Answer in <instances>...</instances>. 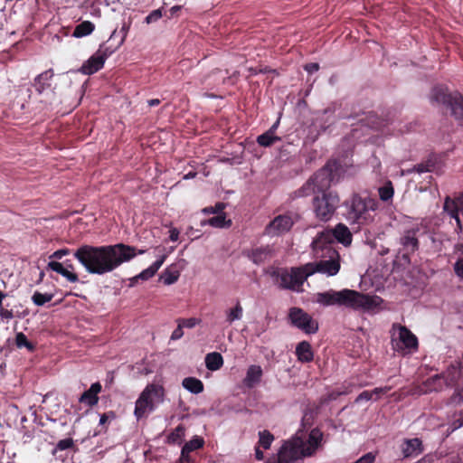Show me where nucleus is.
<instances>
[{"instance_id":"nucleus-1","label":"nucleus","mask_w":463,"mask_h":463,"mask_svg":"<svg viewBox=\"0 0 463 463\" xmlns=\"http://www.w3.org/2000/svg\"><path fill=\"white\" fill-rule=\"evenodd\" d=\"M145 252V250L137 252L135 247L124 243L103 246L83 244L74 251L73 256L88 273L103 275L131 260L137 254Z\"/></svg>"},{"instance_id":"nucleus-2","label":"nucleus","mask_w":463,"mask_h":463,"mask_svg":"<svg viewBox=\"0 0 463 463\" xmlns=\"http://www.w3.org/2000/svg\"><path fill=\"white\" fill-rule=\"evenodd\" d=\"M317 301L324 306H344L354 310L373 311L383 299L378 296H370L354 289L345 288L340 291L328 290L318 293Z\"/></svg>"},{"instance_id":"nucleus-3","label":"nucleus","mask_w":463,"mask_h":463,"mask_svg":"<svg viewBox=\"0 0 463 463\" xmlns=\"http://www.w3.org/2000/svg\"><path fill=\"white\" fill-rule=\"evenodd\" d=\"M330 234L319 233L312 242L314 255L317 258H328V260H321L317 262H308L305 264V277H309L316 272L334 276L340 269L339 254L337 250L329 245Z\"/></svg>"},{"instance_id":"nucleus-4","label":"nucleus","mask_w":463,"mask_h":463,"mask_svg":"<svg viewBox=\"0 0 463 463\" xmlns=\"http://www.w3.org/2000/svg\"><path fill=\"white\" fill-rule=\"evenodd\" d=\"M344 205L345 219L358 228L372 223L374 220L373 213L378 209L376 199L369 195L362 196L360 194H353Z\"/></svg>"},{"instance_id":"nucleus-5","label":"nucleus","mask_w":463,"mask_h":463,"mask_svg":"<svg viewBox=\"0 0 463 463\" xmlns=\"http://www.w3.org/2000/svg\"><path fill=\"white\" fill-rule=\"evenodd\" d=\"M430 101L445 105L458 120H463V96L458 92H449L447 88L436 86L431 90Z\"/></svg>"},{"instance_id":"nucleus-6","label":"nucleus","mask_w":463,"mask_h":463,"mask_svg":"<svg viewBox=\"0 0 463 463\" xmlns=\"http://www.w3.org/2000/svg\"><path fill=\"white\" fill-rule=\"evenodd\" d=\"M54 76L52 69L37 75L32 84L35 94H29V99H33L45 106L52 105L55 100L56 93L52 87V80Z\"/></svg>"},{"instance_id":"nucleus-7","label":"nucleus","mask_w":463,"mask_h":463,"mask_svg":"<svg viewBox=\"0 0 463 463\" xmlns=\"http://www.w3.org/2000/svg\"><path fill=\"white\" fill-rule=\"evenodd\" d=\"M165 390L158 384H147L136 402L134 414L137 420L143 418L148 411L154 410V402L163 401Z\"/></svg>"},{"instance_id":"nucleus-8","label":"nucleus","mask_w":463,"mask_h":463,"mask_svg":"<svg viewBox=\"0 0 463 463\" xmlns=\"http://www.w3.org/2000/svg\"><path fill=\"white\" fill-rule=\"evenodd\" d=\"M340 203L339 196L336 193L324 192L323 194H317L313 198V211L317 217L321 222L329 221L335 213Z\"/></svg>"},{"instance_id":"nucleus-9","label":"nucleus","mask_w":463,"mask_h":463,"mask_svg":"<svg viewBox=\"0 0 463 463\" xmlns=\"http://www.w3.org/2000/svg\"><path fill=\"white\" fill-rule=\"evenodd\" d=\"M306 267L305 265L291 268L290 270L287 269H278L273 271L272 276L276 278L279 288L284 289H291L294 291H302L304 281L308 278L305 277Z\"/></svg>"},{"instance_id":"nucleus-10","label":"nucleus","mask_w":463,"mask_h":463,"mask_svg":"<svg viewBox=\"0 0 463 463\" xmlns=\"http://www.w3.org/2000/svg\"><path fill=\"white\" fill-rule=\"evenodd\" d=\"M308 457L304 449V439L301 437L295 436L287 440L281 446L278 452L277 463H293L294 461Z\"/></svg>"},{"instance_id":"nucleus-11","label":"nucleus","mask_w":463,"mask_h":463,"mask_svg":"<svg viewBox=\"0 0 463 463\" xmlns=\"http://www.w3.org/2000/svg\"><path fill=\"white\" fill-rule=\"evenodd\" d=\"M288 319L293 326L306 334H315L318 330V324L300 307H291L288 312Z\"/></svg>"},{"instance_id":"nucleus-12","label":"nucleus","mask_w":463,"mask_h":463,"mask_svg":"<svg viewBox=\"0 0 463 463\" xmlns=\"http://www.w3.org/2000/svg\"><path fill=\"white\" fill-rule=\"evenodd\" d=\"M462 375L463 370L453 362L440 374H436L429 379V382L433 384L439 383V386L434 387L435 390L441 389V385L439 384L440 380H443L448 387H454L458 384Z\"/></svg>"},{"instance_id":"nucleus-13","label":"nucleus","mask_w":463,"mask_h":463,"mask_svg":"<svg viewBox=\"0 0 463 463\" xmlns=\"http://www.w3.org/2000/svg\"><path fill=\"white\" fill-rule=\"evenodd\" d=\"M294 224L289 213L276 216L266 227L265 234L268 236H279L288 232Z\"/></svg>"},{"instance_id":"nucleus-14","label":"nucleus","mask_w":463,"mask_h":463,"mask_svg":"<svg viewBox=\"0 0 463 463\" xmlns=\"http://www.w3.org/2000/svg\"><path fill=\"white\" fill-rule=\"evenodd\" d=\"M333 178V170L329 165H325L310 177L318 194L328 192L327 190L331 185Z\"/></svg>"},{"instance_id":"nucleus-15","label":"nucleus","mask_w":463,"mask_h":463,"mask_svg":"<svg viewBox=\"0 0 463 463\" xmlns=\"http://www.w3.org/2000/svg\"><path fill=\"white\" fill-rule=\"evenodd\" d=\"M47 269L61 275L71 283L79 281V276L74 272L75 267L70 260H66L64 264L52 260L48 263Z\"/></svg>"},{"instance_id":"nucleus-16","label":"nucleus","mask_w":463,"mask_h":463,"mask_svg":"<svg viewBox=\"0 0 463 463\" xmlns=\"http://www.w3.org/2000/svg\"><path fill=\"white\" fill-rule=\"evenodd\" d=\"M420 232L419 227L405 230L400 238V243L407 254H413L419 250L418 233Z\"/></svg>"},{"instance_id":"nucleus-17","label":"nucleus","mask_w":463,"mask_h":463,"mask_svg":"<svg viewBox=\"0 0 463 463\" xmlns=\"http://www.w3.org/2000/svg\"><path fill=\"white\" fill-rule=\"evenodd\" d=\"M321 233H329L330 240L328 244L333 246L334 240L342 243L345 246H348L352 242V234L348 227L343 223H338L334 230L322 232Z\"/></svg>"},{"instance_id":"nucleus-18","label":"nucleus","mask_w":463,"mask_h":463,"mask_svg":"<svg viewBox=\"0 0 463 463\" xmlns=\"http://www.w3.org/2000/svg\"><path fill=\"white\" fill-rule=\"evenodd\" d=\"M102 391V385L99 382H96L90 385V387L83 392L79 398V402L82 403L90 408L97 405L99 402V394Z\"/></svg>"},{"instance_id":"nucleus-19","label":"nucleus","mask_w":463,"mask_h":463,"mask_svg":"<svg viewBox=\"0 0 463 463\" xmlns=\"http://www.w3.org/2000/svg\"><path fill=\"white\" fill-rule=\"evenodd\" d=\"M392 329H397L399 331L398 341L403 345V347L408 349H416L418 347L417 337L406 326L399 324H393Z\"/></svg>"},{"instance_id":"nucleus-20","label":"nucleus","mask_w":463,"mask_h":463,"mask_svg":"<svg viewBox=\"0 0 463 463\" xmlns=\"http://www.w3.org/2000/svg\"><path fill=\"white\" fill-rule=\"evenodd\" d=\"M422 451V441L419 438L405 439L402 445V456L405 458H416L420 455Z\"/></svg>"},{"instance_id":"nucleus-21","label":"nucleus","mask_w":463,"mask_h":463,"mask_svg":"<svg viewBox=\"0 0 463 463\" xmlns=\"http://www.w3.org/2000/svg\"><path fill=\"white\" fill-rule=\"evenodd\" d=\"M104 63V58L96 52L82 64L80 71L85 75L94 74L103 68Z\"/></svg>"},{"instance_id":"nucleus-22","label":"nucleus","mask_w":463,"mask_h":463,"mask_svg":"<svg viewBox=\"0 0 463 463\" xmlns=\"http://www.w3.org/2000/svg\"><path fill=\"white\" fill-rule=\"evenodd\" d=\"M323 433L318 428L311 430L307 441L304 440L306 455L312 456L321 444Z\"/></svg>"},{"instance_id":"nucleus-23","label":"nucleus","mask_w":463,"mask_h":463,"mask_svg":"<svg viewBox=\"0 0 463 463\" xmlns=\"http://www.w3.org/2000/svg\"><path fill=\"white\" fill-rule=\"evenodd\" d=\"M263 371L261 367L257 364H251L247 369L246 375L243 379V384L247 388L252 389L260 383Z\"/></svg>"},{"instance_id":"nucleus-24","label":"nucleus","mask_w":463,"mask_h":463,"mask_svg":"<svg viewBox=\"0 0 463 463\" xmlns=\"http://www.w3.org/2000/svg\"><path fill=\"white\" fill-rule=\"evenodd\" d=\"M273 250L269 245L252 249L247 254L248 258L255 264L260 265L272 257Z\"/></svg>"},{"instance_id":"nucleus-25","label":"nucleus","mask_w":463,"mask_h":463,"mask_svg":"<svg viewBox=\"0 0 463 463\" xmlns=\"http://www.w3.org/2000/svg\"><path fill=\"white\" fill-rule=\"evenodd\" d=\"M444 210L459 223L458 213H463V193L456 200L448 197L444 203Z\"/></svg>"},{"instance_id":"nucleus-26","label":"nucleus","mask_w":463,"mask_h":463,"mask_svg":"<svg viewBox=\"0 0 463 463\" xmlns=\"http://www.w3.org/2000/svg\"><path fill=\"white\" fill-rule=\"evenodd\" d=\"M296 355L301 363H310L314 359L311 345L307 341H302L296 347Z\"/></svg>"},{"instance_id":"nucleus-27","label":"nucleus","mask_w":463,"mask_h":463,"mask_svg":"<svg viewBox=\"0 0 463 463\" xmlns=\"http://www.w3.org/2000/svg\"><path fill=\"white\" fill-rule=\"evenodd\" d=\"M205 365L210 371H217L223 365L222 355L218 352H212L205 356Z\"/></svg>"},{"instance_id":"nucleus-28","label":"nucleus","mask_w":463,"mask_h":463,"mask_svg":"<svg viewBox=\"0 0 463 463\" xmlns=\"http://www.w3.org/2000/svg\"><path fill=\"white\" fill-rule=\"evenodd\" d=\"M166 259V255H162L158 260H156L152 265H150L147 269H144L136 279H141L142 280L149 279L154 277L157 270L161 268L163 263Z\"/></svg>"},{"instance_id":"nucleus-29","label":"nucleus","mask_w":463,"mask_h":463,"mask_svg":"<svg viewBox=\"0 0 463 463\" xmlns=\"http://www.w3.org/2000/svg\"><path fill=\"white\" fill-rule=\"evenodd\" d=\"M182 385L184 389L194 394H198L203 392V382L195 377L184 378L182 382Z\"/></svg>"},{"instance_id":"nucleus-30","label":"nucleus","mask_w":463,"mask_h":463,"mask_svg":"<svg viewBox=\"0 0 463 463\" xmlns=\"http://www.w3.org/2000/svg\"><path fill=\"white\" fill-rule=\"evenodd\" d=\"M211 225L213 227L216 228H223V227H230L232 225L231 220H226L225 214L222 213L217 216L212 217L208 220H203L201 222V225Z\"/></svg>"},{"instance_id":"nucleus-31","label":"nucleus","mask_w":463,"mask_h":463,"mask_svg":"<svg viewBox=\"0 0 463 463\" xmlns=\"http://www.w3.org/2000/svg\"><path fill=\"white\" fill-rule=\"evenodd\" d=\"M281 138L276 135H273V129H269L265 133L260 135L257 137V143L263 147H269L274 143L280 141Z\"/></svg>"},{"instance_id":"nucleus-32","label":"nucleus","mask_w":463,"mask_h":463,"mask_svg":"<svg viewBox=\"0 0 463 463\" xmlns=\"http://www.w3.org/2000/svg\"><path fill=\"white\" fill-rule=\"evenodd\" d=\"M94 29L95 25L93 23L90 21H84L75 27L72 35L77 38L84 37L90 34Z\"/></svg>"},{"instance_id":"nucleus-33","label":"nucleus","mask_w":463,"mask_h":463,"mask_svg":"<svg viewBox=\"0 0 463 463\" xmlns=\"http://www.w3.org/2000/svg\"><path fill=\"white\" fill-rule=\"evenodd\" d=\"M379 197L383 202H388L392 199L394 194L393 185L391 181H387L378 189Z\"/></svg>"},{"instance_id":"nucleus-34","label":"nucleus","mask_w":463,"mask_h":463,"mask_svg":"<svg viewBox=\"0 0 463 463\" xmlns=\"http://www.w3.org/2000/svg\"><path fill=\"white\" fill-rule=\"evenodd\" d=\"M185 428L179 424L168 436L167 442L169 444H180L184 436Z\"/></svg>"},{"instance_id":"nucleus-35","label":"nucleus","mask_w":463,"mask_h":463,"mask_svg":"<svg viewBox=\"0 0 463 463\" xmlns=\"http://www.w3.org/2000/svg\"><path fill=\"white\" fill-rule=\"evenodd\" d=\"M242 314H243V308H242L240 301H237V304L233 308H231L226 311V321L229 324H232L235 320H240L242 317Z\"/></svg>"},{"instance_id":"nucleus-36","label":"nucleus","mask_w":463,"mask_h":463,"mask_svg":"<svg viewBox=\"0 0 463 463\" xmlns=\"http://www.w3.org/2000/svg\"><path fill=\"white\" fill-rule=\"evenodd\" d=\"M15 345L18 348L24 347L31 352L35 349L34 345L27 339V336L23 332L16 334Z\"/></svg>"},{"instance_id":"nucleus-37","label":"nucleus","mask_w":463,"mask_h":463,"mask_svg":"<svg viewBox=\"0 0 463 463\" xmlns=\"http://www.w3.org/2000/svg\"><path fill=\"white\" fill-rule=\"evenodd\" d=\"M317 193L315 185H313L312 180L309 178L301 188L296 191V195L298 197L308 196L312 194Z\"/></svg>"},{"instance_id":"nucleus-38","label":"nucleus","mask_w":463,"mask_h":463,"mask_svg":"<svg viewBox=\"0 0 463 463\" xmlns=\"http://www.w3.org/2000/svg\"><path fill=\"white\" fill-rule=\"evenodd\" d=\"M179 272L177 270H170L166 269L161 275V279L165 285H172L179 279Z\"/></svg>"},{"instance_id":"nucleus-39","label":"nucleus","mask_w":463,"mask_h":463,"mask_svg":"<svg viewBox=\"0 0 463 463\" xmlns=\"http://www.w3.org/2000/svg\"><path fill=\"white\" fill-rule=\"evenodd\" d=\"M259 436V445L264 449H269L274 440V436L269 430L260 431Z\"/></svg>"},{"instance_id":"nucleus-40","label":"nucleus","mask_w":463,"mask_h":463,"mask_svg":"<svg viewBox=\"0 0 463 463\" xmlns=\"http://www.w3.org/2000/svg\"><path fill=\"white\" fill-rule=\"evenodd\" d=\"M204 445V440L199 436H194L190 441L186 442L183 449L184 451L192 452L198 449H201Z\"/></svg>"},{"instance_id":"nucleus-41","label":"nucleus","mask_w":463,"mask_h":463,"mask_svg":"<svg viewBox=\"0 0 463 463\" xmlns=\"http://www.w3.org/2000/svg\"><path fill=\"white\" fill-rule=\"evenodd\" d=\"M53 298L52 294H43L39 291H35L32 297V300L34 305L41 307L46 304L47 302H50Z\"/></svg>"},{"instance_id":"nucleus-42","label":"nucleus","mask_w":463,"mask_h":463,"mask_svg":"<svg viewBox=\"0 0 463 463\" xmlns=\"http://www.w3.org/2000/svg\"><path fill=\"white\" fill-rule=\"evenodd\" d=\"M123 41L124 38H122L119 43L115 47L108 46L106 43H102L98 49L97 52L101 54V56L104 58V61H106V60L118 49Z\"/></svg>"},{"instance_id":"nucleus-43","label":"nucleus","mask_w":463,"mask_h":463,"mask_svg":"<svg viewBox=\"0 0 463 463\" xmlns=\"http://www.w3.org/2000/svg\"><path fill=\"white\" fill-rule=\"evenodd\" d=\"M74 446V441L71 438L63 439L58 441L52 454L55 455L57 450H65L71 449Z\"/></svg>"},{"instance_id":"nucleus-44","label":"nucleus","mask_w":463,"mask_h":463,"mask_svg":"<svg viewBox=\"0 0 463 463\" xmlns=\"http://www.w3.org/2000/svg\"><path fill=\"white\" fill-rule=\"evenodd\" d=\"M226 204L224 203H217L213 207H205L203 209V213L205 214L209 213H221L225 209Z\"/></svg>"},{"instance_id":"nucleus-45","label":"nucleus","mask_w":463,"mask_h":463,"mask_svg":"<svg viewBox=\"0 0 463 463\" xmlns=\"http://www.w3.org/2000/svg\"><path fill=\"white\" fill-rule=\"evenodd\" d=\"M432 167H433V164L430 162L420 163V164L414 165L412 171H415L419 174H422V173L430 172Z\"/></svg>"},{"instance_id":"nucleus-46","label":"nucleus","mask_w":463,"mask_h":463,"mask_svg":"<svg viewBox=\"0 0 463 463\" xmlns=\"http://www.w3.org/2000/svg\"><path fill=\"white\" fill-rule=\"evenodd\" d=\"M183 327L193 328L199 324L200 320L194 317L180 318L177 320Z\"/></svg>"},{"instance_id":"nucleus-47","label":"nucleus","mask_w":463,"mask_h":463,"mask_svg":"<svg viewBox=\"0 0 463 463\" xmlns=\"http://www.w3.org/2000/svg\"><path fill=\"white\" fill-rule=\"evenodd\" d=\"M162 17V10L156 9L152 11L146 17V24H152L155 22H157Z\"/></svg>"},{"instance_id":"nucleus-48","label":"nucleus","mask_w":463,"mask_h":463,"mask_svg":"<svg viewBox=\"0 0 463 463\" xmlns=\"http://www.w3.org/2000/svg\"><path fill=\"white\" fill-rule=\"evenodd\" d=\"M71 253V250L68 248H63L55 250L52 254L50 255L51 260H61L64 256H67Z\"/></svg>"},{"instance_id":"nucleus-49","label":"nucleus","mask_w":463,"mask_h":463,"mask_svg":"<svg viewBox=\"0 0 463 463\" xmlns=\"http://www.w3.org/2000/svg\"><path fill=\"white\" fill-rule=\"evenodd\" d=\"M373 398V392L370 391L362 392L355 399V402L358 403L362 401H370Z\"/></svg>"},{"instance_id":"nucleus-50","label":"nucleus","mask_w":463,"mask_h":463,"mask_svg":"<svg viewBox=\"0 0 463 463\" xmlns=\"http://www.w3.org/2000/svg\"><path fill=\"white\" fill-rule=\"evenodd\" d=\"M455 273L463 279V258L458 259L454 265Z\"/></svg>"},{"instance_id":"nucleus-51","label":"nucleus","mask_w":463,"mask_h":463,"mask_svg":"<svg viewBox=\"0 0 463 463\" xmlns=\"http://www.w3.org/2000/svg\"><path fill=\"white\" fill-rule=\"evenodd\" d=\"M183 326L178 322L177 327L173 331L171 335V340H178L184 335Z\"/></svg>"},{"instance_id":"nucleus-52","label":"nucleus","mask_w":463,"mask_h":463,"mask_svg":"<svg viewBox=\"0 0 463 463\" xmlns=\"http://www.w3.org/2000/svg\"><path fill=\"white\" fill-rule=\"evenodd\" d=\"M189 451H184V449L182 448L181 456L179 458L180 463H194V459L190 457Z\"/></svg>"},{"instance_id":"nucleus-53","label":"nucleus","mask_w":463,"mask_h":463,"mask_svg":"<svg viewBox=\"0 0 463 463\" xmlns=\"http://www.w3.org/2000/svg\"><path fill=\"white\" fill-rule=\"evenodd\" d=\"M0 317L2 319L10 320V319H12L14 317L13 311L9 310V309H6V308H4L1 306L0 307Z\"/></svg>"},{"instance_id":"nucleus-54","label":"nucleus","mask_w":463,"mask_h":463,"mask_svg":"<svg viewBox=\"0 0 463 463\" xmlns=\"http://www.w3.org/2000/svg\"><path fill=\"white\" fill-rule=\"evenodd\" d=\"M115 416L116 415H115L114 411H109V412L103 413L102 415H100L99 425H101V426L105 425L108 422L109 418L114 419Z\"/></svg>"},{"instance_id":"nucleus-55","label":"nucleus","mask_w":463,"mask_h":463,"mask_svg":"<svg viewBox=\"0 0 463 463\" xmlns=\"http://www.w3.org/2000/svg\"><path fill=\"white\" fill-rule=\"evenodd\" d=\"M304 69L308 73H314L319 70V64L317 62H310L305 65Z\"/></svg>"},{"instance_id":"nucleus-56","label":"nucleus","mask_w":463,"mask_h":463,"mask_svg":"<svg viewBox=\"0 0 463 463\" xmlns=\"http://www.w3.org/2000/svg\"><path fill=\"white\" fill-rule=\"evenodd\" d=\"M347 391H336L334 390L328 393V400L334 401L336 400L340 395L347 394Z\"/></svg>"},{"instance_id":"nucleus-57","label":"nucleus","mask_w":463,"mask_h":463,"mask_svg":"<svg viewBox=\"0 0 463 463\" xmlns=\"http://www.w3.org/2000/svg\"><path fill=\"white\" fill-rule=\"evenodd\" d=\"M392 390V386H384V387H377V388H374L373 391H370L371 392H373V394H385L387 393L388 392H390Z\"/></svg>"},{"instance_id":"nucleus-58","label":"nucleus","mask_w":463,"mask_h":463,"mask_svg":"<svg viewBox=\"0 0 463 463\" xmlns=\"http://www.w3.org/2000/svg\"><path fill=\"white\" fill-rule=\"evenodd\" d=\"M169 238L172 241H176L179 238V232L176 229H173L170 231Z\"/></svg>"},{"instance_id":"nucleus-59","label":"nucleus","mask_w":463,"mask_h":463,"mask_svg":"<svg viewBox=\"0 0 463 463\" xmlns=\"http://www.w3.org/2000/svg\"><path fill=\"white\" fill-rule=\"evenodd\" d=\"M371 118H374V115H373L372 113H370L368 116H366V118H361L360 120L361 121H365L366 120V124L368 126H370L371 128H377L378 126L375 125L374 121H372V124L369 122Z\"/></svg>"},{"instance_id":"nucleus-60","label":"nucleus","mask_w":463,"mask_h":463,"mask_svg":"<svg viewBox=\"0 0 463 463\" xmlns=\"http://www.w3.org/2000/svg\"><path fill=\"white\" fill-rule=\"evenodd\" d=\"M181 9H182L181 5H175V6L171 7L169 10L171 16L175 15L177 14V12H179Z\"/></svg>"},{"instance_id":"nucleus-61","label":"nucleus","mask_w":463,"mask_h":463,"mask_svg":"<svg viewBox=\"0 0 463 463\" xmlns=\"http://www.w3.org/2000/svg\"><path fill=\"white\" fill-rule=\"evenodd\" d=\"M147 103L149 107H155L159 105L161 103V100L159 99H151L147 100Z\"/></svg>"},{"instance_id":"nucleus-62","label":"nucleus","mask_w":463,"mask_h":463,"mask_svg":"<svg viewBox=\"0 0 463 463\" xmlns=\"http://www.w3.org/2000/svg\"><path fill=\"white\" fill-rule=\"evenodd\" d=\"M255 457L258 460H262L264 458L263 452L259 448L255 449Z\"/></svg>"},{"instance_id":"nucleus-63","label":"nucleus","mask_w":463,"mask_h":463,"mask_svg":"<svg viewBox=\"0 0 463 463\" xmlns=\"http://www.w3.org/2000/svg\"><path fill=\"white\" fill-rule=\"evenodd\" d=\"M463 370V353L462 355L456 361H454Z\"/></svg>"},{"instance_id":"nucleus-64","label":"nucleus","mask_w":463,"mask_h":463,"mask_svg":"<svg viewBox=\"0 0 463 463\" xmlns=\"http://www.w3.org/2000/svg\"><path fill=\"white\" fill-rule=\"evenodd\" d=\"M456 394L459 397V400L463 402V388L461 390H457Z\"/></svg>"}]
</instances>
